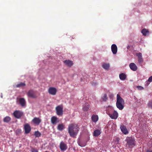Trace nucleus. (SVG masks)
<instances>
[{
  "label": "nucleus",
  "mask_w": 152,
  "mask_h": 152,
  "mask_svg": "<svg viewBox=\"0 0 152 152\" xmlns=\"http://www.w3.org/2000/svg\"><path fill=\"white\" fill-rule=\"evenodd\" d=\"M26 84L25 83H20L19 84H17L16 85V87L18 88L22 86H25Z\"/></svg>",
  "instance_id": "27"
},
{
  "label": "nucleus",
  "mask_w": 152,
  "mask_h": 152,
  "mask_svg": "<svg viewBox=\"0 0 152 152\" xmlns=\"http://www.w3.org/2000/svg\"><path fill=\"white\" fill-rule=\"evenodd\" d=\"M80 129L78 124H70L68 127V132L70 137L75 138Z\"/></svg>",
  "instance_id": "1"
},
{
  "label": "nucleus",
  "mask_w": 152,
  "mask_h": 152,
  "mask_svg": "<svg viewBox=\"0 0 152 152\" xmlns=\"http://www.w3.org/2000/svg\"><path fill=\"white\" fill-rule=\"evenodd\" d=\"M57 114L58 115L61 116L63 114V107L61 105H59L56 107Z\"/></svg>",
  "instance_id": "3"
},
{
  "label": "nucleus",
  "mask_w": 152,
  "mask_h": 152,
  "mask_svg": "<svg viewBox=\"0 0 152 152\" xmlns=\"http://www.w3.org/2000/svg\"><path fill=\"white\" fill-rule=\"evenodd\" d=\"M31 152H38V151L37 149L34 148L31 149Z\"/></svg>",
  "instance_id": "35"
},
{
  "label": "nucleus",
  "mask_w": 152,
  "mask_h": 152,
  "mask_svg": "<svg viewBox=\"0 0 152 152\" xmlns=\"http://www.w3.org/2000/svg\"><path fill=\"white\" fill-rule=\"evenodd\" d=\"M126 78V75L125 74H124V80H125Z\"/></svg>",
  "instance_id": "39"
},
{
  "label": "nucleus",
  "mask_w": 152,
  "mask_h": 152,
  "mask_svg": "<svg viewBox=\"0 0 152 152\" xmlns=\"http://www.w3.org/2000/svg\"><path fill=\"white\" fill-rule=\"evenodd\" d=\"M24 129L25 134H27L30 132L31 130V128L28 124H25L24 125Z\"/></svg>",
  "instance_id": "11"
},
{
  "label": "nucleus",
  "mask_w": 152,
  "mask_h": 152,
  "mask_svg": "<svg viewBox=\"0 0 152 152\" xmlns=\"http://www.w3.org/2000/svg\"><path fill=\"white\" fill-rule=\"evenodd\" d=\"M64 128V126L63 124H58L57 126V129L59 130H62Z\"/></svg>",
  "instance_id": "22"
},
{
  "label": "nucleus",
  "mask_w": 152,
  "mask_h": 152,
  "mask_svg": "<svg viewBox=\"0 0 152 152\" xmlns=\"http://www.w3.org/2000/svg\"><path fill=\"white\" fill-rule=\"evenodd\" d=\"M57 92L56 89L53 87H50L48 89V92L52 95H55Z\"/></svg>",
  "instance_id": "9"
},
{
  "label": "nucleus",
  "mask_w": 152,
  "mask_h": 152,
  "mask_svg": "<svg viewBox=\"0 0 152 152\" xmlns=\"http://www.w3.org/2000/svg\"><path fill=\"white\" fill-rule=\"evenodd\" d=\"M99 118L97 115H93L91 117L92 121L94 123L96 122L98 120Z\"/></svg>",
  "instance_id": "17"
},
{
  "label": "nucleus",
  "mask_w": 152,
  "mask_h": 152,
  "mask_svg": "<svg viewBox=\"0 0 152 152\" xmlns=\"http://www.w3.org/2000/svg\"><path fill=\"white\" fill-rule=\"evenodd\" d=\"M79 145L81 146V147H83V146H85L86 145L85 144H82V143H81L80 142H78Z\"/></svg>",
  "instance_id": "36"
},
{
  "label": "nucleus",
  "mask_w": 152,
  "mask_h": 152,
  "mask_svg": "<svg viewBox=\"0 0 152 152\" xmlns=\"http://www.w3.org/2000/svg\"><path fill=\"white\" fill-rule=\"evenodd\" d=\"M144 116L141 117V118L140 117L139 118V122L141 123H146V121L145 119H143Z\"/></svg>",
  "instance_id": "25"
},
{
  "label": "nucleus",
  "mask_w": 152,
  "mask_h": 152,
  "mask_svg": "<svg viewBox=\"0 0 152 152\" xmlns=\"http://www.w3.org/2000/svg\"><path fill=\"white\" fill-rule=\"evenodd\" d=\"M102 100L104 101H106L107 99V95L106 94H104L103 97L102 98Z\"/></svg>",
  "instance_id": "30"
},
{
  "label": "nucleus",
  "mask_w": 152,
  "mask_h": 152,
  "mask_svg": "<svg viewBox=\"0 0 152 152\" xmlns=\"http://www.w3.org/2000/svg\"><path fill=\"white\" fill-rule=\"evenodd\" d=\"M64 62L68 66L70 67L73 65L72 62L69 60H66L64 61Z\"/></svg>",
  "instance_id": "16"
},
{
  "label": "nucleus",
  "mask_w": 152,
  "mask_h": 152,
  "mask_svg": "<svg viewBox=\"0 0 152 152\" xmlns=\"http://www.w3.org/2000/svg\"><path fill=\"white\" fill-rule=\"evenodd\" d=\"M45 152H49V151H46Z\"/></svg>",
  "instance_id": "42"
},
{
  "label": "nucleus",
  "mask_w": 152,
  "mask_h": 152,
  "mask_svg": "<svg viewBox=\"0 0 152 152\" xmlns=\"http://www.w3.org/2000/svg\"><path fill=\"white\" fill-rule=\"evenodd\" d=\"M59 119L56 116H53L51 118V121L52 124H56L58 122Z\"/></svg>",
  "instance_id": "14"
},
{
  "label": "nucleus",
  "mask_w": 152,
  "mask_h": 152,
  "mask_svg": "<svg viewBox=\"0 0 152 152\" xmlns=\"http://www.w3.org/2000/svg\"><path fill=\"white\" fill-rule=\"evenodd\" d=\"M115 142L117 143H118L119 142V138H117L115 140Z\"/></svg>",
  "instance_id": "37"
},
{
  "label": "nucleus",
  "mask_w": 152,
  "mask_h": 152,
  "mask_svg": "<svg viewBox=\"0 0 152 152\" xmlns=\"http://www.w3.org/2000/svg\"><path fill=\"white\" fill-rule=\"evenodd\" d=\"M152 82V75L148 79V80L146 81V83L148 84V82ZM149 83H148L149 84Z\"/></svg>",
  "instance_id": "31"
},
{
  "label": "nucleus",
  "mask_w": 152,
  "mask_h": 152,
  "mask_svg": "<svg viewBox=\"0 0 152 152\" xmlns=\"http://www.w3.org/2000/svg\"><path fill=\"white\" fill-rule=\"evenodd\" d=\"M101 133L99 129H96L94 131L93 135L95 137L98 136Z\"/></svg>",
  "instance_id": "18"
},
{
  "label": "nucleus",
  "mask_w": 152,
  "mask_h": 152,
  "mask_svg": "<svg viewBox=\"0 0 152 152\" xmlns=\"http://www.w3.org/2000/svg\"><path fill=\"white\" fill-rule=\"evenodd\" d=\"M126 140L127 142V144H126V146L128 145L132 147L134 145V140L132 137H127Z\"/></svg>",
  "instance_id": "7"
},
{
  "label": "nucleus",
  "mask_w": 152,
  "mask_h": 152,
  "mask_svg": "<svg viewBox=\"0 0 152 152\" xmlns=\"http://www.w3.org/2000/svg\"><path fill=\"white\" fill-rule=\"evenodd\" d=\"M129 132L128 130L124 126V134H126L128 133Z\"/></svg>",
  "instance_id": "33"
},
{
  "label": "nucleus",
  "mask_w": 152,
  "mask_h": 152,
  "mask_svg": "<svg viewBox=\"0 0 152 152\" xmlns=\"http://www.w3.org/2000/svg\"><path fill=\"white\" fill-rule=\"evenodd\" d=\"M11 120L9 116H7L5 117L4 119V122L8 123Z\"/></svg>",
  "instance_id": "26"
},
{
  "label": "nucleus",
  "mask_w": 152,
  "mask_h": 152,
  "mask_svg": "<svg viewBox=\"0 0 152 152\" xmlns=\"http://www.w3.org/2000/svg\"><path fill=\"white\" fill-rule=\"evenodd\" d=\"M17 131H18V132L20 133L21 132V130L20 129H18Z\"/></svg>",
  "instance_id": "40"
},
{
  "label": "nucleus",
  "mask_w": 152,
  "mask_h": 152,
  "mask_svg": "<svg viewBox=\"0 0 152 152\" xmlns=\"http://www.w3.org/2000/svg\"><path fill=\"white\" fill-rule=\"evenodd\" d=\"M19 102L20 105L22 106H24L26 104V102L23 98H20L19 99Z\"/></svg>",
  "instance_id": "12"
},
{
  "label": "nucleus",
  "mask_w": 152,
  "mask_h": 152,
  "mask_svg": "<svg viewBox=\"0 0 152 152\" xmlns=\"http://www.w3.org/2000/svg\"><path fill=\"white\" fill-rule=\"evenodd\" d=\"M59 148L62 151H64L67 149V144L63 141L60 142L59 144Z\"/></svg>",
  "instance_id": "6"
},
{
  "label": "nucleus",
  "mask_w": 152,
  "mask_h": 152,
  "mask_svg": "<svg viewBox=\"0 0 152 152\" xmlns=\"http://www.w3.org/2000/svg\"><path fill=\"white\" fill-rule=\"evenodd\" d=\"M102 67L105 69H108L110 67V65L109 64H106L104 63L102 65Z\"/></svg>",
  "instance_id": "21"
},
{
  "label": "nucleus",
  "mask_w": 152,
  "mask_h": 152,
  "mask_svg": "<svg viewBox=\"0 0 152 152\" xmlns=\"http://www.w3.org/2000/svg\"><path fill=\"white\" fill-rule=\"evenodd\" d=\"M34 124H39L41 122V120L39 118L35 117L32 120Z\"/></svg>",
  "instance_id": "15"
},
{
  "label": "nucleus",
  "mask_w": 152,
  "mask_h": 152,
  "mask_svg": "<svg viewBox=\"0 0 152 152\" xmlns=\"http://www.w3.org/2000/svg\"><path fill=\"white\" fill-rule=\"evenodd\" d=\"M90 106L89 104L86 105L83 107V109L84 111H88L90 107Z\"/></svg>",
  "instance_id": "23"
},
{
  "label": "nucleus",
  "mask_w": 152,
  "mask_h": 152,
  "mask_svg": "<svg viewBox=\"0 0 152 152\" xmlns=\"http://www.w3.org/2000/svg\"><path fill=\"white\" fill-rule=\"evenodd\" d=\"M136 55L137 57L138 63L140 64H142L144 61L142 53H136Z\"/></svg>",
  "instance_id": "8"
},
{
  "label": "nucleus",
  "mask_w": 152,
  "mask_h": 152,
  "mask_svg": "<svg viewBox=\"0 0 152 152\" xmlns=\"http://www.w3.org/2000/svg\"><path fill=\"white\" fill-rule=\"evenodd\" d=\"M123 99L121 97L119 94H117V102H122Z\"/></svg>",
  "instance_id": "24"
},
{
  "label": "nucleus",
  "mask_w": 152,
  "mask_h": 152,
  "mask_svg": "<svg viewBox=\"0 0 152 152\" xmlns=\"http://www.w3.org/2000/svg\"><path fill=\"white\" fill-rule=\"evenodd\" d=\"M148 106L149 107L152 109V100L149 102Z\"/></svg>",
  "instance_id": "29"
},
{
  "label": "nucleus",
  "mask_w": 152,
  "mask_h": 152,
  "mask_svg": "<svg viewBox=\"0 0 152 152\" xmlns=\"http://www.w3.org/2000/svg\"><path fill=\"white\" fill-rule=\"evenodd\" d=\"M120 128L122 132L123 133H124V126H120Z\"/></svg>",
  "instance_id": "38"
},
{
  "label": "nucleus",
  "mask_w": 152,
  "mask_h": 152,
  "mask_svg": "<svg viewBox=\"0 0 152 152\" xmlns=\"http://www.w3.org/2000/svg\"><path fill=\"white\" fill-rule=\"evenodd\" d=\"M116 106L120 110H122L124 108V106L121 104V102H116Z\"/></svg>",
  "instance_id": "20"
},
{
  "label": "nucleus",
  "mask_w": 152,
  "mask_h": 152,
  "mask_svg": "<svg viewBox=\"0 0 152 152\" xmlns=\"http://www.w3.org/2000/svg\"><path fill=\"white\" fill-rule=\"evenodd\" d=\"M120 78L122 80H124V73H122L119 75Z\"/></svg>",
  "instance_id": "32"
},
{
  "label": "nucleus",
  "mask_w": 152,
  "mask_h": 152,
  "mask_svg": "<svg viewBox=\"0 0 152 152\" xmlns=\"http://www.w3.org/2000/svg\"><path fill=\"white\" fill-rule=\"evenodd\" d=\"M147 152H152V151H147Z\"/></svg>",
  "instance_id": "41"
},
{
  "label": "nucleus",
  "mask_w": 152,
  "mask_h": 152,
  "mask_svg": "<svg viewBox=\"0 0 152 152\" xmlns=\"http://www.w3.org/2000/svg\"><path fill=\"white\" fill-rule=\"evenodd\" d=\"M129 67L130 69L134 71H136L137 69V66L134 63H131L129 64Z\"/></svg>",
  "instance_id": "13"
},
{
  "label": "nucleus",
  "mask_w": 152,
  "mask_h": 152,
  "mask_svg": "<svg viewBox=\"0 0 152 152\" xmlns=\"http://www.w3.org/2000/svg\"><path fill=\"white\" fill-rule=\"evenodd\" d=\"M28 97L36 99L37 98V96L34 91L31 89L29 90L27 93Z\"/></svg>",
  "instance_id": "4"
},
{
  "label": "nucleus",
  "mask_w": 152,
  "mask_h": 152,
  "mask_svg": "<svg viewBox=\"0 0 152 152\" xmlns=\"http://www.w3.org/2000/svg\"><path fill=\"white\" fill-rule=\"evenodd\" d=\"M108 115L112 119H116L118 117V113L116 111L114 110L113 108L109 107L108 109Z\"/></svg>",
  "instance_id": "2"
},
{
  "label": "nucleus",
  "mask_w": 152,
  "mask_h": 152,
  "mask_svg": "<svg viewBox=\"0 0 152 152\" xmlns=\"http://www.w3.org/2000/svg\"><path fill=\"white\" fill-rule=\"evenodd\" d=\"M23 114V113L22 111L19 110L15 111L13 113V115L14 116L17 118H20L22 116Z\"/></svg>",
  "instance_id": "5"
},
{
  "label": "nucleus",
  "mask_w": 152,
  "mask_h": 152,
  "mask_svg": "<svg viewBox=\"0 0 152 152\" xmlns=\"http://www.w3.org/2000/svg\"><path fill=\"white\" fill-rule=\"evenodd\" d=\"M34 135L36 137H38L41 135V134L39 131H35Z\"/></svg>",
  "instance_id": "28"
},
{
  "label": "nucleus",
  "mask_w": 152,
  "mask_h": 152,
  "mask_svg": "<svg viewBox=\"0 0 152 152\" xmlns=\"http://www.w3.org/2000/svg\"><path fill=\"white\" fill-rule=\"evenodd\" d=\"M111 51L114 54H116L117 52V47L116 45L115 44H112L111 47Z\"/></svg>",
  "instance_id": "10"
},
{
  "label": "nucleus",
  "mask_w": 152,
  "mask_h": 152,
  "mask_svg": "<svg viewBox=\"0 0 152 152\" xmlns=\"http://www.w3.org/2000/svg\"><path fill=\"white\" fill-rule=\"evenodd\" d=\"M149 31L148 30L144 28L142 30L141 33L144 36L148 35L149 34Z\"/></svg>",
  "instance_id": "19"
},
{
  "label": "nucleus",
  "mask_w": 152,
  "mask_h": 152,
  "mask_svg": "<svg viewBox=\"0 0 152 152\" xmlns=\"http://www.w3.org/2000/svg\"><path fill=\"white\" fill-rule=\"evenodd\" d=\"M137 88L139 90H143L144 88L143 87L141 86H137Z\"/></svg>",
  "instance_id": "34"
}]
</instances>
